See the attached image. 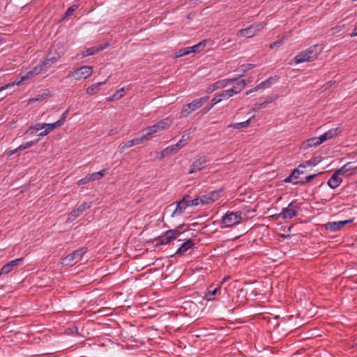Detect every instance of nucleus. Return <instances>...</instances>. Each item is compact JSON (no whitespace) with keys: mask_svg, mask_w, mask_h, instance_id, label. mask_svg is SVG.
I'll list each match as a JSON object with an SVG mask.
<instances>
[{"mask_svg":"<svg viewBox=\"0 0 357 357\" xmlns=\"http://www.w3.org/2000/svg\"><path fill=\"white\" fill-rule=\"evenodd\" d=\"M77 6H75V5L69 7L67 9V10L66 11L65 15L66 16L70 15L77 9Z\"/></svg>","mask_w":357,"mask_h":357,"instance_id":"obj_56","label":"nucleus"},{"mask_svg":"<svg viewBox=\"0 0 357 357\" xmlns=\"http://www.w3.org/2000/svg\"><path fill=\"white\" fill-rule=\"evenodd\" d=\"M283 43H284L283 38H282L280 40H278L273 42V43H271L269 45V48L273 49L275 47H280V45H282L283 44Z\"/></svg>","mask_w":357,"mask_h":357,"instance_id":"obj_50","label":"nucleus"},{"mask_svg":"<svg viewBox=\"0 0 357 357\" xmlns=\"http://www.w3.org/2000/svg\"><path fill=\"white\" fill-rule=\"evenodd\" d=\"M356 167L352 165V163L348 162L344 166H342L340 169L337 170L336 172L339 173L340 174H344L345 173L349 172L351 170L354 169Z\"/></svg>","mask_w":357,"mask_h":357,"instance_id":"obj_35","label":"nucleus"},{"mask_svg":"<svg viewBox=\"0 0 357 357\" xmlns=\"http://www.w3.org/2000/svg\"><path fill=\"white\" fill-rule=\"evenodd\" d=\"M68 109H66L61 115V118L59 120H58L56 122H57V124L59 125V126H61L64 121H66L67 116H68Z\"/></svg>","mask_w":357,"mask_h":357,"instance_id":"obj_45","label":"nucleus"},{"mask_svg":"<svg viewBox=\"0 0 357 357\" xmlns=\"http://www.w3.org/2000/svg\"><path fill=\"white\" fill-rule=\"evenodd\" d=\"M106 46L107 45H105V46L99 45V46L92 47L90 48H86L82 52V57H86L88 56L93 55V54L98 53V52L103 50L106 47Z\"/></svg>","mask_w":357,"mask_h":357,"instance_id":"obj_28","label":"nucleus"},{"mask_svg":"<svg viewBox=\"0 0 357 357\" xmlns=\"http://www.w3.org/2000/svg\"><path fill=\"white\" fill-rule=\"evenodd\" d=\"M31 70L33 73V75L35 76L40 74L43 70L46 71L44 68V66H43L42 62L39 65H37L36 67H34Z\"/></svg>","mask_w":357,"mask_h":357,"instance_id":"obj_43","label":"nucleus"},{"mask_svg":"<svg viewBox=\"0 0 357 357\" xmlns=\"http://www.w3.org/2000/svg\"><path fill=\"white\" fill-rule=\"evenodd\" d=\"M33 77H35V75H33L32 70H30V71L27 72L25 75L22 76L20 80L15 81L12 83H8V84H5L4 86L0 87V92L3 91V90L7 89L8 88H9L10 86H14L15 84L20 85V83H22L24 80L32 78Z\"/></svg>","mask_w":357,"mask_h":357,"instance_id":"obj_23","label":"nucleus"},{"mask_svg":"<svg viewBox=\"0 0 357 357\" xmlns=\"http://www.w3.org/2000/svg\"><path fill=\"white\" fill-rule=\"evenodd\" d=\"M300 208L293 203L289 204L287 207L282 208L281 212L277 215V217L282 219H291L298 215V211Z\"/></svg>","mask_w":357,"mask_h":357,"instance_id":"obj_9","label":"nucleus"},{"mask_svg":"<svg viewBox=\"0 0 357 357\" xmlns=\"http://www.w3.org/2000/svg\"><path fill=\"white\" fill-rule=\"evenodd\" d=\"M351 37L357 36V26L354 29V31L351 34Z\"/></svg>","mask_w":357,"mask_h":357,"instance_id":"obj_63","label":"nucleus"},{"mask_svg":"<svg viewBox=\"0 0 357 357\" xmlns=\"http://www.w3.org/2000/svg\"><path fill=\"white\" fill-rule=\"evenodd\" d=\"M208 100V96H204L193 100L192 102L185 105L181 112V117H187L195 110L200 108Z\"/></svg>","mask_w":357,"mask_h":357,"instance_id":"obj_3","label":"nucleus"},{"mask_svg":"<svg viewBox=\"0 0 357 357\" xmlns=\"http://www.w3.org/2000/svg\"><path fill=\"white\" fill-rule=\"evenodd\" d=\"M178 234L179 232L177 229L168 230L158 238V243L167 244L172 240L175 239Z\"/></svg>","mask_w":357,"mask_h":357,"instance_id":"obj_13","label":"nucleus"},{"mask_svg":"<svg viewBox=\"0 0 357 357\" xmlns=\"http://www.w3.org/2000/svg\"><path fill=\"white\" fill-rule=\"evenodd\" d=\"M50 96V93H44L42 94H39L36 96V98H31L29 100V102H33L36 101H41L47 99Z\"/></svg>","mask_w":357,"mask_h":357,"instance_id":"obj_40","label":"nucleus"},{"mask_svg":"<svg viewBox=\"0 0 357 357\" xmlns=\"http://www.w3.org/2000/svg\"><path fill=\"white\" fill-rule=\"evenodd\" d=\"M173 123V119L170 117H166L158 122H157L155 124L153 125V126L155 128L157 131L158 132L165 130L170 127V126Z\"/></svg>","mask_w":357,"mask_h":357,"instance_id":"obj_16","label":"nucleus"},{"mask_svg":"<svg viewBox=\"0 0 357 357\" xmlns=\"http://www.w3.org/2000/svg\"><path fill=\"white\" fill-rule=\"evenodd\" d=\"M190 54V52L188 50V47H185V48H183V49H181L175 55H174V58H179V57H181L183 56H185V55H188Z\"/></svg>","mask_w":357,"mask_h":357,"instance_id":"obj_44","label":"nucleus"},{"mask_svg":"<svg viewBox=\"0 0 357 357\" xmlns=\"http://www.w3.org/2000/svg\"><path fill=\"white\" fill-rule=\"evenodd\" d=\"M12 270L13 267L9 264V263H7L1 268L0 276L2 275H6L9 273Z\"/></svg>","mask_w":357,"mask_h":357,"instance_id":"obj_42","label":"nucleus"},{"mask_svg":"<svg viewBox=\"0 0 357 357\" xmlns=\"http://www.w3.org/2000/svg\"><path fill=\"white\" fill-rule=\"evenodd\" d=\"M234 82H236V86H234L232 89L227 90V92H229V93L230 94L231 97L235 94L240 93L244 89L247 84L245 79L238 80L237 79V80H236Z\"/></svg>","mask_w":357,"mask_h":357,"instance_id":"obj_21","label":"nucleus"},{"mask_svg":"<svg viewBox=\"0 0 357 357\" xmlns=\"http://www.w3.org/2000/svg\"><path fill=\"white\" fill-rule=\"evenodd\" d=\"M200 197H201L203 205L209 204L212 203L211 201H210L211 199L209 198V196L208 194L202 195Z\"/></svg>","mask_w":357,"mask_h":357,"instance_id":"obj_53","label":"nucleus"},{"mask_svg":"<svg viewBox=\"0 0 357 357\" xmlns=\"http://www.w3.org/2000/svg\"><path fill=\"white\" fill-rule=\"evenodd\" d=\"M218 95L220 96V98H222V100L228 99L231 97L230 94L229 92H227V90L222 91L221 93H218Z\"/></svg>","mask_w":357,"mask_h":357,"instance_id":"obj_55","label":"nucleus"},{"mask_svg":"<svg viewBox=\"0 0 357 357\" xmlns=\"http://www.w3.org/2000/svg\"><path fill=\"white\" fill-rule=\"evenodd\" d=\"M190 196L188 195L184 196L181 200L177 202L174 211L172 213V216H177L181 215L185 208L190 206Z\"/></svg>","mask_w":357,"mask_h":357,"instance_id":"obj_11","label":"nucleus"},{"mask_svg":"<svg viewBox=\"0 0 357 357\" xmlns=\"http://www.w3.org/2000/svg\"><path fill=\"white\" fill-rule=\"evenodd\" d=\"M234 82H236V86H234L232 89L227 90V92H229V93L230 94L231 97L235 94L240 93L244 89L247 84L245 79L238 80L237 79V80H236Z\"/></svg>","mask_w":357,"mask_h":357,"instance_id":"obj_19","label":"nucleus"},{"mask_svg":"<svg viewBox=\"0 0 357 357\" xmlns=\"http://www.w3.org/2000/svg\"><path fill=\"white\" fill-rule=\"evenodd\" d=\"M91 206V202H84L77 207L75 210L72 211L68 216L66 222H71L79 217L84 211L89 208Z\"/></svg>","mask_w":357,"mask_h":357,"instance_id":"obj_10","label":"nucleus"},{"mask_svg":"<svg viewBox=\"0 0 357 357\" xmlns=\"http://www.w3.org/2000/svg\"><path fill=\"white\" fill-rule=\"evenodd\" d=\"M234 82H236V86H234L232 89L227 90V92H229V93L230 94L231 97L235 94L240 93L244 89L247 84L245 79L238 80L237 79V80H236Z\"/></svg>","mask_w":357,"mask_h":357,"instance_id":"obj_20","label":"nucleus"},{"mask_svg":"<svg viewBox=\"0 0 357 357\" xmlns=\"http://www.w3.org/2000/svg\"><path fill=\"white\" fill-rule=\"evenodd\" d=\"M128 148H130V147L128 145V142H126L123 144H121L119 146L120 153H123L125 150H126Z\"/></svg>","mask_w":357,"mask_h":357,"instance_id":"obj_60","label":"nucleus"},{"mask_svg":"<svg viewBox=\"0 0 357 357\" xmlns=\"http://www.w3.org/2000/svg\"><path fill=\"white\" fill-rule=\"evenodd\" d=\"M93 73V67L89 66H84L79 68H74L73 71L68 73V77H73L76 80L81 79H86Z\"/></svg>","mask_w":357,"mask_h":357,"instance_id":"obj_5","label":"nucleus"},{"mask_svg":"<svg viewBox=\"0 0 357 357\" xmlns=\"http://www.w3.org/2000/svg\"><path fill=\"white\" fill-rule=\"evenodd\" d=\"M42 123H36L32 126H30L27 132H30L31 133H34L39 130L43 129L41 127Z\"/></svg>","mask_w":357,"mask_h":357,"instance_id":"obj_46","label":"nucleus"},{"mask_svg":"<svg viewBox=\"0 0 357 357\" xmlns=\"http://www.w3.org/2000/svg\"><path fill=\"white\" fill-rule=\"evenodd\" d=\"M356 167L352 165V163L348 162L344 166H342L340 169L337 170L336 172L339 173L340 174H344L345 173L349 172L351 170L354 169Z\"/></svg>","mask_w":357,"mask_h":357,"instance_id":"obj_34","label":"nucleus"},{"mask_svg":"<svg viewBox=\"0 0 357 357\" xmlns=\"http://www.w3.org/2000/svg\"><path fill=\"white\" fill-rule=\"evenodd\" d=\"M209 43L208 40H204L197 45L192 47H188V50L190 53H198L204 50V48L206 46V44Z\"/></svg>","mask_w":357,"mask_h":357,"instance_id":"obj_27","label":"nucleus"},{"mask_svg":"<svg viewBox=\"0 0 357 357\" xmlns=\"http://www.w3.org/2000/svg\"><path fill=\"white\" fill-rule=\"evenodd\" d=\"M17 151H20V149H17V148L13 151H10L9 153V155H12L13 154L16 153Z\"/></svg>","mask_w":357,"mask_h":357,"instance_id":"obj_64","label":"nucleus"},{"mask_svg":"<svg viewBox=\"0 0 357 357\" xmlns=\"http://www.w3.org/2000/svg\"><path fill=\"white\" fill-rule=\"evenodd\" d=\"M340 174L335 172L330 179L328 181V185L333 189L337 188L342 183V178L340 177Z\"/></svg>","mask_w":357,"mask_h":357,"instance_id":"obj_25","label":"nucleus"},{"mask_svg":"<svg viewBox=\"0 0 357 357\" xmlns=\"http://www.w3.org/2000/svg\"><path fill=\"white\" fill-rule=\"evenodd\" d=\"M146 131V132L142 136L145 137L144 142L147 141L149 138L152 137L154 134L158 132L153 126L147 127Z\"/></svg>","mask_w":357,"mask_h":357,"instance_id":"obj_32","label":"nucleus"},{"mask_svg":"<svg viewBox=\"0 0 357 357\" xmlns=\"http://www.w3.org/2000/svg\"><path fill=\"white\" fill-rule=\"evenodd\" d=\"M193 246V243L191 240H188L187 241L182 243V245L179 247V248L176 250V254H183L188 249L191 248Z\"/></svg>","mask_w":357,"mask_h":357,"instance_id":"obj_29","label":"nucleus"},{"mask_svg":"<svg viewBox=\"0 0 357 357\" xmlns=\"http://www.w3.org/2000/svg\"><path fill=\"white\" fill-rule=\"evenodd\" d=\"M86 252V249L82 248L78 249L68 255L66 257L63 259L62 264L64 266H72L75 265L76 263L79 261L82 258L83 255Z\"/></svg>","mask_w":357,"mask_h":357,"instance_id":"obj_6","label":"nucleus"},{"mask_svg":"<svg viewBox=\"0 0 357 357\" xmlns=\"http://www.w3.org/2000/svg\"><path fill=\"white\" fill-rule=\"evenodd\" d=\"M123 92H124V88H121L119 90H117L114 93V98H116V100L121 98L123 96Z\"/></svg>","mask_w":357,"mask_h":357,"instance_id":"obj_49","label":"nucleus"},{"mask_svg":"<svg viewBox=\"0 0 357 357\" xmlns=\"http://www.w3.org/2000/svg\"><path fill=\"white\" fill-rule=\"evenodd\" d=\"M105 172H106V170L104 169L98 172H95L91 174H89V176L92 181L100 180L105 176Z\"/></svg>","mask_w":357,"mask_h":357,"instance_id":"obj_37","label":"nucleus"},{"mask_svg":"<svg viewBox=\"0 0 357 357\" xmlns=\"http://www.w3.org/2000/svg\"><path fill=\"white\" fill-rule=\"evenodd\" d=\"M22 261V258L16 259L15 260L9 261V264L13 268L14 266H16L19 265L20 262Z\"/></svg>","mask_w":357,"mask_h":357,"instance_id":"obj_57","label":"nucleus"},{"mask_svg":"<svg viewBox=\"0 0 357 357\" xmlns=\"http://www.w3.org/2000/svg\"><path fill=\"white\" fill-rule=\"evenodd\" d=\"M60 127L57 122H54L52 123H42V128L45 129L48 133L51 131L54 130L55 128Z\"/></svg>","mask_w":357,"mask_h":357,"instance_id":"obj_36","label":"nucleus"},{"mask_svg":"<svg viewBox=\"0 0 357 357\" xmlns=\"http://www.w3.org/2000/svg\"><path fill=\"white\" fill-rule=\"evenodd\" d=\"M241 212H230L226 213L222 218V223L225 227H233L239 224L242 220Z\"/></svg>","mask_w":357,"mask_h":357,"instance_id":"obj_7","label":"nucleus"},{"mask_svg":"<svg viewBox=\"0 0 357 357\" xmlns=\"http://www.w3.org/2000/svg\"><path fill=\"white\" fill-rule=\"evenodd\" d=\"M321 52V47L319 45H312L296 56L294 58V62L296 63H300L314 61L317 59Z\"/></svg>","mask_w":357,"mask_h":357,"instance_id":"obj_1","label":"nucleus"},{"mask_svg":"<svg viewBox=\"0 0 357 357\" xmlns=\"http://www.w3.org/2000/svg\"><path fill=\"white\" fill-rule=\"evenodd\" d=\"M337 128H333V129H331V130H328L324 134L321 135L320 137H321L322 142H324L326 140L334 137L335 135H337Z\"/></svg>","mask_w":357,"mask_h":357,"instance_id":"obj_30","label":"nucleus"},{"mask_svg":"<svg viewBox=\"0 0 357 357\" xmlns=\"http://www.w3.org/2000/svg\"><path fill=\"white\" fill-rule=\"evenodd\" d=\"M188 140H190V137L188 136L185 139V135H183L181 139L176 144L169 146L161 151V158H165L176 153L179 148L185 145Z\"/></svg>","mask_w":357,"mask_h":357,"instance_id":"obj_8","label":"nucleus"},{"mask_svg":"<svg viewBox=\"0 0 357 357\" xmlns=\"http://www.w3.org/2000/svg\"><path fill=\"white\" fill-rule=\"evenodd\" d=\"M107 82V79H106L103 82H97L94 84L89 86L86 89V93L89 96H93V95L97 94L100 91V86L106 84Z\"/></svg>","mask_w":357,"mask_h":357,"instance_id":"obj_26","label":"nucleus"},{"mask_svg":"<svg viewBox=\"0 0 357 357\" xmlns=\"http://www.w3.org/2000/svg\"><path fill=\"white\" fill-rule=\"evenodd\" d=\"M207 160L205 157H201L196 160L191 165L189 174H193L197 172L201 171L206 167L207 165Z\"/></svg>","mask_w":357,"mask_h":357,"instance_id":"obj_14","label":"nucleus"},{"mask_svg":"<svg viewBox=\"0 0 357 357\" xmlns=\"http://www.w3.org/2000/svg\"><path fill=\"white\" fill-rule=\"evenodd\" d=\"M90 181H92L91 178H90L89 175H87L84 178L79 180L77 181V185H85L88 183H89Z\"/></svg>","mask_w":357,"mask_h":357,"instance_id":"obj_48","label":"nucleus"},{"mask_svg":"<svg viewBox=\"0 0 357 357\" xmlns=\"http://www.w3.org/2000/svg\"><path fill=\"white\" fill-rule=\"evenodd\" d=\"M305 168V165L301 164L296 169H295L292 173L284 179L286 183L291 182L294 184L296 181H298L300 174H304V169Z\"/></svg>","mask_w":357,"mask_h":357,"instance_id":"obj_15","label":"nucleus"},{"mask_svg":"<svg viewBox=\"0 0 357 357\" xmlns=\"http://www.w3.org/2000/svg\"><path fill=\"white\" fill-rule=\"evenodd\" d=\"M356 167L352 165V163L348 162L344 166H342L340 169L337 170L336 172L339 173L340 174H344L345 173L349 172L351 170L354 169Z\"/></svg>","mask_w":357,"mask_h":357,"instance_id":"obj_33","label":"nucleus"},{"mask_svg":"<svg viewBox=\"0 0 357 357\" xmlns=\"http://www.w3.org/2000/svg\"><path fill=\"white\" fill-rule=\"evenodd\" d=\"M199 204H202L201 197H197L192 200H190V206H198Z\"/></svg>","mask_w":357,"mask_h":357,"instance_id":"obj_54","label":"nucleus"},{"mask_svg":"<svg viewBox=\"0 0 357 357\" xmlns=\"http://www.w3.org/2000/svg\"><path fill=\"white\" fill-rule=\"evenodd\" d=\"M317 176V174H312V175H310V176H305V178H301L298 181H296L294 182V184H298V183H301V184H305V183H307L310 181H311L313 178H314L315 177Z\"/></svg>","mask_w":357,"mask_h":357,"instance_id":"obj_39","label":"nucleus"},{"mask_svg":"<svg viewBox=\"0 0 357 357\" xmlns=\"http://www.w3.org/2000/svg\"><path fill=\"white\" fill-rule=\"evenodd\" d=\"M275 99L270 97L268 100H265L264 102L257 104V109H260L261 108L265 107L268 103L272 102Z\"/></svg>","mask_w":357,"mask_h":357,"instance_id":"obj_47","label":"nucleus"},{"mask_svg":"<svg viewBox=\"0 0 357 357\" xmlns=\"http://www.w3.org/2000/svg\"><path fill=\"white\" fill-rule=\"evenodd\" d=\"M222 101V98H220L218 94H216L215 97L211 100L212 105L207 109L208 111L213 105Z\"/></svg>","mask_w":357,"mask_h":357,"instance_id":"obj_52","label":"nucleus"},{"mask_svg":"<svg viewBox=\"0 0 357 357\" xmlns=\"http://www.w3.org/2000/svg\"><path fill=\"white\" fill-rule=\"evenodd\" d=\"M33 144H34V142L30 141V142L25 143L24 144L20 145V146L17 147V149H20V151H22L25 149L30 148Z\"/></svg>","mask_w":357,"mask_h":357,"instance_id":"obj_51","label":"nucleus"},{"mask_svg":"<svg viewBox=\"0 0 357 357\" xmlns=\"http://www.w3.org/2000/svg\"><path fill=\"white\" fill-rule=\"evenodd\" d=\"M145 137H140L137 138H135L133 139L129 140L128 142V146L130 148L135 145L139 144L144 142Z\"/></svg>","mask_w":357,"mask_h":357,"instance_id":"obj_38","label":"nucleus"},{"mask_svg":"<svg viewBox=\"0 0 357 357\" xmlns=\"http://www.w3.org/2000/svg\"><path fill=\"white\" fill-rule=\"evenodd\" d=\"M236 80H237V78L235 77V78H231V79H222V80L218 81L212 85V89L211 90L212 91H213L216 89H223V88L227 86L228 85H229L230 84L234 82Z\"/></svg>","mask_w":357,"mask_h":357,"instance_id":"obj_24","label":"nucleus"},{"mask_svg":"<svg viewBox=\"0 0 357 357\" xmlns=\"http://www.w3.org/2000/svg\"><path fill=\"white\" fill-rule=\"evenodd\" d=\"M303 165H305V167L307 166H312L316 165L315 159H311L310 160L305 161Z\"/></svg>","mask_w":357,"mask_h":357,"instance_id":"obj_58","label":"nucleus"},{"mask_svg":"<svg viewBox=\"0 0 357 357\" xmlns=\"http://www.w3.org/2000/svg\"><path fill=\"white\" fill-rule=\"evenodd\" d=\"M230 278V276H227L223 278L221 282L218 284L217 287H215L213 290H209L206 294L204 298L208 301H212L214 300V296L216 295L218 292H220V286L226 281H227Z\"/></svg>","mask_w":357,"mask_h":357,"instance_id":"obj_22","label":"nucleus"},{"mask_svg":"<svg viewBox=\"0 0 357 357\" xmlns=\"http://www.w3.org/2000/svg\"><path fill=\"white\" fill-rule=\"evenodd\" d=\"M47 134H48V132L45 130H43V132H41L38 135V136H39V137H45V136H46Z\"/></svg>","mask_w":357,"mask_h":357,"instance_id":"obj_62","label":"nucleus"},{"mask_svg":"<svg viewBox=\"0 0 357 357\" xmlns=\"http://www.w3.org/2000/svg\"><path fill=\"white\" fill-rule=\"evenodd\" d=\"M220 192H221L220 190H214V191H211L209 193H208L209 198L211 199L210 201H211V202H213L218 200L220 197Z\"/></svg>","mask_w":357,"mask_h":357,"instance_id":"obj_41","label":"nucleus"},{"mask_svg":"<svg viewBox=\"0 0 357 357\" xmlns=\"http://www.w3.org/2000/svg\"><path fill=\"white\" fill-rule=\"evenodd\" d=\"M255 64H252V63H248V64H246V65H243V67L247 68L248 70L252 69L253 68H255Z\"/></svg>","mask_w":357,"mask_h":357,"instance_id":"obj_61","label":"nucleus"},{"mask_svg":"<svg viewBox=\"0 0 357 357\" xmlns=\"http://www.w3.org/2000/svg\"><path fill=\"white\" fill-rule=\"evenodd\" d=\"M353 219L347 220H341L337 222H329L324 225V227L327 231H336L340 230L344 226L347 224L351 223Z\"/></svg>","mask_w":357,"mask_h":357,"instance_id":"obj_12","label":"nucleus"},{"mask_svg":"<svg viewBox=\"0 0 357 357\" xmlns=\"http://www.w3.org/2000/svg\"><path fill=\"white\" fill-rule=\"evenodd\" d=\"M266 26V23L264 22H255L250 25L245 29H240L237 31L236 36L238 38H252L256 36L259 32L263 30Z\"/></svg>","mask_w":357,"mask_h":357,"instance_id":"obj_2","label":"nucleus"},{"mask_svg":"<svg viewBox=\"0 0 357 357\" xmlns=\"http://www.w3.org/2000/svg\"><path fill=\"white\" fill-rule=\"evenodd\" d=\"M128 148H130V147L128 145V142H126L123 144H121L119 146L120 153H123L125 150H126Z\"/></svg>","mask_w":357,"mask_h":357,"instance_id":"obj_59","label":"nucleus"},{"mask_svg":"<svg viewBox=\"0 0 357 357\" xmlns=\"http://www.w3.org/2000/svg\"><path fill=\"white\" fill-rule=\"evenodd\" d=\"M250 125V119L241 123H231L228 126V128H232L234 129L241 130L243 128H246L249 127Z\"/></svg>","mask_w":357,"mask_h":357,"instance_id":"obj_31","label":"nucleus"},{"mask_svg":"<svg viewBox=\"0 0 357 357\" xmlns=\"http://www.w3.org/2000/svg\"><path fill=\"white\" fill-rule=\"evenodd\" d=\"M323 143L321 137H315L308 139L303 142L302 148L303 149H307L309 148L317 146Z\"/></svg>","mask_w":357,"mask_h":357,"instance_id":"obj_18","label":"nucleus"},{"mask_svg":"<svg viewBox=\"0 0 357 357\" xmlns=\"http://www.w3.org/2000/svg\"><path fill=\"white\" fill-rule=\"evenodd\" d=\"M63 54V50L59 51L56 48L51 49L47 56L42 61L45 70H47L52 65L55 63Z\"/></svg>","mask_w":357,"mask_h":357,"instance_id":"obj_4","label":"nucleus"},{"mask_svg":"<svg viewBox=\"0 0 357 357\" xmlns=\"http://www.w3.org/2000/svg\"><path fill=\"white\" fill-rule=\"evenodd\" d=\"M277 79H278V78H276V77H271L268 78L266 80H265V81L261 82L259 84L257 85L254 89L247 91L245 92V94L248 95V94L251 93L252 92H253L255 91H257V90L261 89H265V88L269 87Z\"/></svg>","mask_w":357,"mask_h":357,"instance_id":"obj_17","label":"nucleus"}]
</instances>
